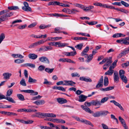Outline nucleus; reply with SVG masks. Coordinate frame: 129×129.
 <instances>
[{"mask_svg": "<svg viewBox=\"0 0 129 129\" xmlns=\"http://www.w3.org/2000/svg\"><path fill=\"white\" fill-rule=\"evenodd\" d=\"M76 83L72 81L64 80L63 81H61L57 82L56 84L57 85H63L73 86V85Z\"/></svg>", "mask_w": 129, "mask_h": 129, "instance_id": "f257e3e1", "label": "nucleus"}, {"mask_svg": "<svg viewBox=\"0 0 129 129\" xmlns=\"http://www.w3.org/2000/svg\"><path fill=\"white\" fill-rule=\"evenodd\" d=\"M72 117L78 121L81 122L83 123L86 124L90 125L92 127H93V124L87 120L83 119L82 118L80 119L79 117L77 116H73Z\"/></svg>", "mask_w": 129, "mask_h": 129, "instance_id": "f03ea898", "label": "nucleus"}, {"mask_svg": "<svg viewBox=\"0 0 129 129\" xmlns=\"http://www.w3.org/2000/svg\"><path fill=\"white\" fill-rule=\"evenodd\" d=\"M129 36L120 40H117L116 41L117 42L125 45H129Z\"/></svg>", "mask_w": 129, "mask_h": 129, "instance_id": "7ed1b4c3", "label": "nucleus"}, {"mask_svg": "<svg viewBox=\"0 0 129 129\" xmlns=\"http://www.w3.org/2000/svg\"><path fill=\"white\" fill-rule=\"evenodd\" d=\"M24 6L22 7V10L24 11L27 12H32L31 8L29 6L28 3L26 2H23Z\"/></svg>", "mask_w": 129, "mask_h": 129, "instance_id": "20e7f679", "label": "nucleus"}, {"mask_svg": "<svg viewBox=\"0 0 129 129\" xmlns=\"http://www.w3.org/2000/svg\"><path fill=\"white\" fill-rule=\"evenodd\" d=\"M129 53V47L125 49L121 52L118 56V58H120L122 56Z\"/></svg>", "mask_w": 129, "mask_h": 129, "instance_id": "39448f33", "label": "nucleus"}, {"mask_svg": "<svg viewBox=\"0 0 129 129\" xmlns=\"http://www.w3.org/2000/svg\"><path fill=\"white\" fill-rule=\"evenodd\" d=\"M39 60L42 62L46 63H49V61L47 57L45 56H42L39 58Z\"/></svg>", "mask_w": 129, "mask_h": 129, "instance_id": "423d86ee", "label": "nucleus"}, {"mask_svg": "<svg viewBox=\"0 0 129 129\" xmlns=\"http://www.w3.org/2000/svg\"><path fill=\"white\" fill-rule=\"evenodd\" d=\"M3 75L4 77L3 78L4 80H9L12 75V74L11 73L7 72L3 73Z\"/></svg>", "mask_w": 129, "mask_h": 129, "instance_id": "0eeeda50", "label": "nucleus"}, {"mask_svg": "<svg viewBox=\"0 0 129 129\" xmlns=\"http://www.w3.org/2000/svg\"><path fill=\"white\" fill-rule=\"evenodd\" d=\"M80 80L82 81H84L87 82H91L92 80L89 78L87 77H81L79 78Z\"/></svg>", "mask_w": 129, "mask_h": 129, "instance_id": "6e6552de", "label": "nucleus"}, {"mask_svg": "<svg viewBox=\"0 0 129 129\" xmlns=\"http://www.w3.org/2000/svg\"><path fill=\"white\" fill-rule=\"evenodd\" d=\"M81 107L83 110L87 112L90 114H93V112L91 110L87 107L83 105H81Z\"/></svg>", "mask_w": 129, "mask_h": 129, "instance_id": "1a4fd4ad", "label": "nucleus"}, {"mask_svg": "<svg viewBox=\"0 0 129 129\" xmlns=\"http://www.w3.org/2000/svg\"><path fill=\"white\" fill-rule=\"evenodd\" d=\"M78 101L80 102H83L85 101L87 98V96L83 94H81L78 96Z\"/></svg>", "mask_w": 129, "mask_h": 129, "instance_id": "9d476101", "label": "nucleus"}, {"mask_svg": "<svg viewBox=\"0 0 129 129\" xmlns=\"http://www.w3.org/2000/svg\"><path fill=\"white\" fill-rule=\"evenodd\" d=\"M111 103H113L116 106H118L122 111H124V109L122 106L118 103L116 102L115 100H111L110 101Z\"/></svg>", "mask_w": 129, "mask_h": 129, "instance_id": "9b49d317", "label": "nucleus"}, {"mask_svg": "<svg viewBox=\"0 0 129 129\" xmlns=\"http://www.w3.org/2000/svg\"><path fill=\"white\" fill-rule=\"evenodd\" d=\"M82 9L84 11H86L90 10L94 8V7L92 6H90L88 7H85L83 5L82 6Z\"/></svg>", "mask_w": 129, "mask_h": 129, "instance_id": "f8f14e48", "label": "nucleus"}, {"mask_svg": "<svg viewBox=\"0 0 129 129\" xmlns=\"http://www.w3.org/2000/svg\"><path fill=\"white\" fill-rule=\"evenodd\" d=\"M103 76L101 77L99 81L98 84L96 85V87L98 88L103 85Z\"/></svg>", "mask_w": 129, "mask_h": 129, "instance_id": "ddd939ff", "label": "nucleus"}, {"mask_svg": "<svg viewBox=\"0 0 129 129\" xmlns=\"http://www.w3.org/2000/svg\"><path fill=\"white\" fill-rule=\"evenodd\" d=\"M114 81L116 83H118L119 81V78L117 72H114Z\"/></svg>", "mask_w": 129, "mask_h": 129, "instance_id": "4468645a", "label": "nucleus"}, {"mask_svg": "<svg viewBox=\"0 0 129 129\" xmlns=\"http://www.w3.org/2000/svg\"><path fill=\"white\" fill-rule=\"evenodd\" d=\"M57 102L60 104H62L67 102V100L63 98H58L57 99Z\"/></svg>", "mask_w": 129, "mask_h": 129, "instance_id": "2eb2a0df", "label": "nucleus"}, {"mask_svg": "<svg viewBox=\"0 0 129 129\" xmlns=\"http://www.w3.org/2000/svg\"><path fill=\"white\" fill-rule=\"evenodd\" d=\"M45 103V101L43 100L37 101H35L34 103L38 105H42L44 104Z\"/></svg>", "mask_w": 129, "mask_h": 129, "instance_id": "dca6fc26", "label": "nucleus"}, {"mask_svg": "<svg viewBox=\"0 0 129 129\" xmlns=\"http://www.w3.org/2000/svg\"><path fill=\"white\" fill-rule=\"evenodd\" d=\"M28 57L31 59H35L37 58L38 55L34 53H30L28 55Z\"/></svg>", "mask_w": 129, "mask_h": 129, "instance_id": "f3484780", "label": "nucleus"}, {"mask_svg": "<svg viewBox=\"0 0 129 129\" xmlns=\"http://www.w3.org/2000/svg\"><path fill=\"white\" fill-rule=\"evenodd\" d=\"M89 49V47L87 46L86 47L82 52L81 53V55L82 56H83L85 55H88V54H86L87 53Z\"/></svg>", "mask_w": 129, "mask_h": 129, "instance_id": "a211bd4d", "label": "nucleus"}, {"mask_svg": "<svg viewBox=\"0 0 129 129\" xmlns=\"http://www.w3.org/2000/svg\"><path fill=\"white\" fill-rule=\"evenodd\" d=\"M92 104L94 106H100L101 105V101L97 100L92 102Z\"/></svg>", "mask_w": 129, "mask_h": 129, "instance_id": "6ab92c4d", "label": "nucleus"}, {"mask_svg": "<svg viewBox=\"0 0 129 129\" xmlns=\"http://www.w3.org/2000/svg\"><path fill=\"white\" fill-rule=\"evenodd\" d=\"M114 88V87L113 86H109L106 88H101L100 90L103 91H105L112 90Z\"/></svg>", "mask_w": 129, "mask_h": 129, "instance_id": "aec40b11", "label": "nucleus"}, {"mask_svg": "<svg viewBox=\"0 0 129 129\" xmlns=\"http://www.w3.org/2000/svg\"><path fill=\"white\" fill-rule=\"evenodd\" d=\"M28 82L30 83H36L37 82V80L36 79L32 78L31 77L29 76Z\"/></svg>", "mask_w": 129, "mask_h": 129, "instance_id": "412c9836", "label": "nucleus"}, {"mask_svg": "<svg viewBox=\"0 0 129 129\" xmlns=\"http://www.w3.org/2000/svg\"><path fill=\"white\" fill-rule=\"evenodd\" d=\"M114 9L118 11H120L122 12H123L125 13H128V11L125 9H124L122 8H115Z\"/></svg>", "mask_w": 129, "mask_h": 129, "instance_id": "4be33fe9", "label": "nucleus"}, {"mask_svg": "<svg viewBox=\"0 0 129 129\" xmlns=\"http://www.w3.org/2000/svg\"><path fill=\"white\" fill-rule=\"evenodd\" d=\"M101 7H103L105 8H108L111 9H114V7L111 6H109V5L107 4H104L102 5Z\"/></svg>", "mask_w": 129, "mask_h": 129, "instance_id": "5701e85b", "label": "nucleus"}, {"mask_svg": "<svg viewBox=\"0 0 129 129\" xmlns=\"http://www.w3.org/2000/svg\"><path fill=\"white\" fill-rule=\"evenodd\" d=\"M114 71V70H112L109 69V70L105 73V75H109V76L112 75Z\"/></svg>", "mask_w": 129, "mask_h": 129, "instance_id": "b1692460", "label": "nucleus"}, {"mask_svg": "<svg viewBox=\"0 0 129 129\" xmlns=\"http://www.w3.org/2000/svg\"><path fill=\"white\" fill-rule=\"evenodd\" d=\"M13 13L12 12L7 13L3 15L4 17L6 20V18L12 16L13 15Z\"/></svg>", "mask_w": 129, "mask_h": 129, "instance_id": "393cba45", "label": "nucleus"}, {"mask_svg": "<svg viewBox=\"0 0 129 129\" xmlns=\"http://www.w3.org/2000/svg\"><path fill=\"white\" fill-rule=\"evenodd\" d=\"M25 60L23 59H15L14 60V62L17 64H20L24 62Z\"/></svg>", "mask_w": 129, "mask_h": 129, "instance_id": "a878e982", "label": "nucleus"}, {"mask_svg": "<svg viewBox=\"0 0 129 129\" xmlns=\"http://www.w3.org/2000/svg\"><path fill=\"white\" fill-rule=\"evenodd\" d=\"M109 83V81L108 77L105 76L104 77V84L105 86H107Z\"/></svg>", "mask_w": 129, "mask_h": 129, "instance_id": "bb28decb", "label": "nucleus"}, {"mask_svg": "<svg viewBox=\"0 0 129 129\" xmlns=\"http://www.w3.org/2000/svg\"><path fill=\"white\" fill-rule=\"evenodd\" d=\"M53 47L51 46H45L44 47V51H47L52 50Z\"/></svg>", "mask_w": 129, "mask_h": 129, "instance_id": "cd10ccee", "label": "nucleus"}, {"mask_svg": "<svg viewBox=\"0 0 129 129\" xmlns=\"http://www.w3.org/2000/svg\"><path fill=\"white\" fill-rule=\"evenodd\" d=\"M8 9L10 10H17L19 9V8L17 6H12L8 7Z\"/></svg>", "mask_w": 129, "mask_h": 129, "instance_id": "c85d7f7f", "label": "nucleus"}, {"mask_svg": "<svg viewBox=\"0 0 129 129\" xmlns=\"http://www.w3.org/2000/svg\"><path fill=\"white\" fill-rule=\"evenodd\" d=\"M73 39L75 40H87V38L86 37H75Z\"/></svg>", "mask_w": 129, "mask_h": 129, "instance_id": "c756f323", "label": "nucleus"}, {"mask_svg": "<svg viewBox=\"0 0 129 129\" xmlns=\"http://www.w3.org/2000/svg\"><path fill=\"white\" fill-rule=\"evenodd\" d=\"M93 113L92 116L95 117H99L101 116L100 111H98Z\"/></svg>", "mask_w": 129, "mask_h": 129, "instance_id": "7c9ffc66", "label": "nucleus"}, {"mask_svg": "<svg viewBox=\"0 0 129 129\" xmlns=\"http://www.w3.org/2000/svg\"><path fill=\"white\" fill-rule=\"evenodd\" d=\"M13 92V90L12 89H9L7 91L6 96H10L12 94Z\"/></svg>", "mask_w": 129, "mask_h": 129, "instance_id": "2f4dec72", "label": "nucleus"}, {"mask_svg": "<svg viewBox=\"0 0 129 129\" xmlns=\"http://www.w3.org/2000/svg\"><path fill=\"white\" fill-rule=\"evenodd\" d=\"M56 115L53 113H46V117H50L55 118L56 117Z\"/></svg>", "mask_w": 129, "mask_h": 129, "instance_id": "473e14b6", "label": "nucleus"}, {"mask_svg": "<svg viewBox=\"0 0 129 129\" xmlns=\"http://www.w3.org/2000/svg\"><path fill=\"white\" fill-rule=\"evenodd\" d=\"M3 99H5L9 102L12 103H15V102L14 101L13 99L12 98L10 97H5V98Z\"/></svg>", "mask_w": 129, "mask_h": 129, "instance_id": "72a5a7b5", "label": "nucleus"}, {"mask_svg": "<svg viewBox=\"0 0 129 129\" xmlns=\"http://www.w3.org/2000/svg\"><path fill=\"white\" fill-rule=\"evenodd\" d=\"M17 96L21 101H23L25 100L23 96L21 94H17Z\"/></svg>", "mask_w": 129, "mask_h": 129, "instance_id": "f704fd0d", "label": "nucleus"}, {"mask_svg": "<svg viewBox=\"0 0 129 129\" xmlns=\"http://www.w3.org/2000/svg\"><path fill=\"white\" fill-rule=\"evenodd\" d=\"M38 45L37 42L34 43H33L30 45L29 46L30 48H32L38 46Z\"/></svg>", "mask_w": 129, "mask_h": 129, "instance_id": "c9c22d12", "label": "nucleus"}, {"mask_svg": "<svg viewBox=\"0 0 129 129\" xmlns=\"http://www.w3.org/2000/svg\"><path fill=\"white\" fill-rule=\"evenodd\" d=\"M100 112L101 116H106L109 113L108 111L106 110L101 111H100Z\"/></svg>", "mask_w": 129, "mask_h": 129, "instance_id": "e433bc0d", "label": "nucleus"}, {"mask_svg": "<svg viewBox=\"0 0 129 129\" xmlns=\"http://www.w3.org/2000/svg\"><path fill=\"white\" fill-rule=\"evenodd\" d=\"M51 25L49 24L47 25H45L41 24L39 27V28L41 29H44L45 28H46L50 27Z\"/></svg>", "mask_w": 129, "mask_h": 129, "instance_id": "4c0bfd02", "label": "nucleus"}, {"mask_svg": "<svg viewBox=\"0 0 129 129\" xmlns=\"http://www.w3.org/2000/svg\"><path fill=\"white\" fill-rule=\"evenodd\" d=\"M120 78L123 82L125 83H127V80L125 76L124 75L122 76H121L120 77Z\"/></svg>", "mask_w": 129, "mask_h": 129, "instance_id": "58836bf2", "label": "nucleus"}, {"mask_svg": "<svg viewBox=\"0 0 129 129\" xmlns=\"http://www.w3.org/2000/svg\"><path fill=\"white\" fill-rule=\"evenodd\" d=\"M83 46V44L81 43L80 44L77 45L75 46V47L78 49L81 50L82 49V47Z\"/></svg>", "mask_w": 129, "mask_h": 129, "instance_id": "ea45409f", "label": "nucleus"}, {"mask_svg": "<svg viewBox=\"0 0 129 129\" xmlns=\"http://www.w3.org/2000/svg\"><path fill=\"white\" fill-rule=\"evenodd\" d=\"M77 34L81 35L83 36H86L89 37H90V35L89 34H87L85 33H76Z\"/></svg>", "mask_w": 129, "mask_h": 129, "instance_id": "a19ab883", "label": "nucleus"}, {"mask_svg": "<svg viewBox=\"0 0 129 129\" xmlns=\"http://www.w3.org/2000/svg\"><path fill=\"white\" fill-rule=\"evenodd\" d=\"M5 38V34L3 33H2L0 35V44Z\"/></svg>", "mask_w": 129, "mask_h": 129, "instance_id": "79ce46f5", "label": "nucleus"}, {"mask_svg": "<svg viewBox=\"0 0 129 129\" xmlns=\"http://www.w3.org/2000/svg\"><path fill=\"white\" fill-rule=\"evenodd\" d=\"M62 28L59 27H57L55 28L54 29L55 33H56L58 34L60 33L61 31H60L61 30Z\"/></svg>", "mask_w": 129, "mask_h": 129, "instance_id": "37998d69", "label": "nucleus"}, {"mask_svg": "<svg viewBox=\"0 0 129 129\" xmlns=\"http://www.w3.org/2000/svg\"><path fill=\"white\" fill-rule=\"evenodd\" d=\"M54 69V68L50 69L46 68L45 69V71L49 73H51L53 71Z\"/></svg>", "mask_w": 129, "mask_h": 129, "instance_id": "c03bdc74", "label": "nucleus"}, {"mask_svg": "<svg viewBox=\"0 0 129 129\" xmlns=\"http://www.w3.org/2000/svg\"><path fill=\"white\" fill-rule=\"evenodd\" d=\"M87 58L86 61L87 62H89L92 60L93 58V57L92 56V55H91V54H90L88 56L87 55Z\"/></svg>", "mask_w": 129, "mask_h": 129, "instance_id": "a18cd8bd", "label": "nucleus"}, {"mask_svg": "<svg viewBox=\"0 0 129 129\" xmlns=\"http://www.w3.org/2000/svg\"><path fill=\"white\" fill-rule=\"evenodd\" d=\"M58 4H57V1H53L50 2L48 4V5H57Z\"/></svg>", "mask_w": 129, "mask_h": 129, "instance_id": "49530a36", "label": "nucleus"}, {"mask_svg": "<svg viewBox=\"0 0 129 129\" xmlns=\"http://www.w3.org/2000/svg\"><path fill=\"white\" fill-rule=\"evenodd\" d=\"M20 84L21 85L23 86H26V85L25 80L23 79L20 81Z\"/></svg>", "mask_w": 129, "mask_h": 129, "instance_id": "de8ad7c7", "label": "nucleus"}, {"mask_svg": "<svg viewBox=\"0 0 129 129\" xmlns=\"http://www.w3.org/2000/svg\"><path fill=\"white\" fill-rule=\"evenodd\" d=\"M109 99L108 97H105L103 98L101 101V103H103L105 102H106Z\"/></svg>", "mask_w": 129, "mask_h": 129, "instance_id": "09e8293b", "label": "nucleus"}, {"mask_svg": "<svg viewBox=\"0 0 129 129\" xmlns=\"http://www.w3.org/2000/svg\"><path fill=\"white\" fill-rule=\"evenodd\" d=\"M86 23L89 25H93L96 24L98 22L95 21H92L90 22H89L88 21L86 22Z\"/></svg>", "mask_w": 129, "mask_h": 129, "instance_id": "8fccbe9b", "label": "nucleus"}, {"mask_svg": "<svg viewBox=\"0 0 129 129\" xmlns=\"http://www.w3.org/2000/svg\"><path fill=\"white\" fill-rule=\"evenodd\" d=\"M43 35H41V36L39 35H36L34 34H32L30 36L32 37L36 38H42V37Z\"/></svg>", "mask_w": 129, "mask_h": 129, "instance_id": "3c124183", "label": "nucleus"}, {"mask_svg": "<svg viewBox=\"0 0 129 129\" xmlns=\"http://www.w3.org/2000/svg\"><path fill=\"white\" fill-rule=\"evenodd\" d=\"M53 16L56 17H61L62 16L67 17V15H64L63 14H59L57 13L53 14Z\"/></svg>", "mask_w": 129, "mask_h": 129, "instance_id": "603ef678", "label": "nucleus"}, {"mask_svg": "<svg viewBox=\"0 0 129 129\" xmlns=\"http://www.w3.org/2000/svg\"><path fill=\"white\" fill-rule=\"evenodd\" d=\"M121 3L123 5H124L126 7H129V4L123 1H121Z\"/></svg>", "mask_w": 129, "mask_h": 129, "instance_id": "864d4df0", "label": "nucleus"}, {"mask_svg": "<svg viewBox=\"0 0 129 129\" xmlns=\"http://www.w3.org/2000/svg\"><path fill=\"white\" fill-rule=\"evenodd\" d=\"M45 68V67L44 66L41 65L39 67L38 69L39 71H43Z\"/></svg>", "mask_w": 129, "mask_h": 129, "instance_id": "5fc2aeb1", "label": "nucleus"}, {"mask_svg": "<svg viewBox=\"0 0 129 129\" xmlns=\"http://www.w3.org/2000/svg\"><path fill=\"white\" fill-rule=\"evenodd\" d=\"M119 73L120 77L124 75L125 72L123 70H121L119 71Z\"/></svg>", "mask_w": 129, "mask_h": 129, "instance_id": "6e6d98bb", "label": "nucleus"}, {"mask_svg": "<svg viewBox=\"0 0 129 129\" xmlns=\"http://www.w3.org/2000/svg\"><path fill=\"white\" fill-rule=\"evenodd\" d=\"M106 58L107 59V63H108L109 64L111 63L112 62V58L110 57H107Z\"/></svg>", "mask_w": 129, "mask_h": 129, "instance_id": "4d7b16f0", "label": "nucleus"}, {"mask_svg": "<svg viewBox=\"0 0 129 129\" xmlns=\"http://www.w3.org/2000/svg\"><path fill=\"white\" fill-rule=\"evenodd\" d=\"M71 76L73 77L77 76L79 77L80 75L77 72L73 73L71 74Z\"/></svg>", "mask_w": 129, "mask_h": 129, "instance_id": "13d9d810", "label": "nucleus"}, {"mask_svg": "<svg viewBox=\"0 0 129 129\" xmlns=\"http://www.w3.org/2000/svg\"><path fill=\"white\" fill-rule=\"evenodd\" d=\"M26 112H35L37 111V110L36 109H26Z\"/></svg>", "mask_w": 129, "mask_h": 129, "instance_id": "bf43d9fd", "label": "nucleus"}, {"mask_svg": "<svg viewBox=\"0 0 129 129\" xmlns=\"http://www.w3.org/2000/svg\"><path fill=\"white\" fill-rule=\"evenodd\" d=\"M121 33H117L114 34L113 36V38H118L121 37Z\"/></svg>", "mask_w": 129, "mask_h": 129, "instance_id": "052dcab7", "label": "nucleus"}, {"mask_svg": "<svg viewBox=\"0 0 129 129\" xmlns=\"http://www.w3.org/2000/svg\"><path fill=\"white\" fill-rule=\"evenodd\" d=\"M60 45L59 48H62L68 45V44L67 43H62L60 42Z\"/></svg>", "mask_w": 129, "mask_h": 129, "instance_id": "680f3d73", "label": "nucleus"}, {"mask_svg": "<svg viewBox=\"0 0 129 129\" xmlns=\"http://www.w3.org/2000/svg\"><path fill=\"white\" fill-rule=\"evenodd\" d=\"M21 91L24 92H25L30 93V92H32L33 91L31 90H21Z\"/></svg>", "mask_w": 129, "mask_h": 129, "instance_id": "e2e57ef3", "label": "nucleus"}, {"mask_svg": "<svg viewBox=\"0 0 129 129\" xmlns=\"http://www.w3.org/2000/svg\"><path fill=\"white\" fill-rule=\"evenodd\" d=\"M42 97V96L40 95H38L37 96L33 97L32 100H36L38 99H40Z\"/></svg>", "mask_w": 129, "mask_h": 129, "instance_id": "0e129e2a", "label": "nucleus"}, {"mask_svg": "<svg viewBox=\"0 0 129 129\" xmlns=\"http://www.w3.org/2000/svg\"><path fill=\"white\" fill-rule=\"evenodd\" d=\"M46 41H44L43 40L39 41L37 42L38 45L43 44Z\"/></svg>", "mask_w": 129, "mask_h": 129, "instance_id": "69168bd1", "label": "nucleus"}, {"mask_svg": "<svg viewBox=\"0 0 129 129\" xmlns=\"http://www.w3.org/2000/svg\"><path fill=\"white\" fill-rule=\"evenodd\" d=\"M27 26L26 24H24L22 25L19 26L18 27V28L19 29H23L25 28Z\"/></svg>", "mask_w": 129, "mask_h": 129, "instance_id": "338daca9", "label": "nucleus"}, {"mask_svg": "<svg viewBox=\"0 0 129 129\" xmlns=\"http://www.w3.org/2000/svg\"><path fill=\"white\" fill-rule=\"evenodd\" d=\"M84 105L85 106L89 107L92 104V102H86L84 103Z\"/></svg>", "mask_w": 129, "mask_h": 129, "instance_id": "774afa93", "label": "nucleus"}]
</instances>
